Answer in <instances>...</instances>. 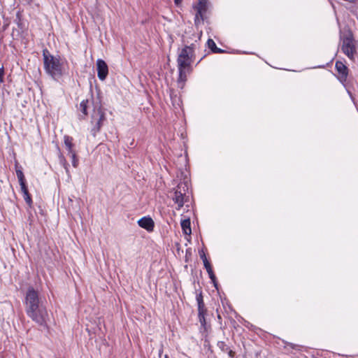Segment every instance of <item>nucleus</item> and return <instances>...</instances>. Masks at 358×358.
Wrapping results in <instances>:
<instances>
[{"mask_svg": "<svg viewBox=\"0 0 358 358\" xmlns=\"http://www.w3.org/2000/svg\"><path fill=\"white\" fill-rule=\"evenodd\" d=\"M288 345L290 346L292 349H296L298 345H294L293 343H288Z\"/></svg>", "mask_w": 358, "mask_h": 358, "instance_id": "28", "label": "nucleus"}, {"mask_svg": "<svg viewBox=\"0 0 358 358\" xmlns=\"http://www.w3.org/2000/svg\"><path fill=\"white\" fill-rule=\"evenodd\" d=\"M206 271L208 272V274L211 281H214L215 280V275L213 271V268L210 270H208Z\"/></svg>", "mask_w": 358, "mask_h": 358, "instance_id": "21", "label": "nucleus"}, {"mask_svg": "<svg viewBox=\"0 0 358 358\" xmlns=\"http://www.w3.org/2000/svg\"><path fill=\"white\" fill-rule=\"evenodd\" d=\"M28 1V3H31L32 1V0H27Z\"/></svg>", "mask_w": 358, "mask_h": 358, "instance_id": "33", "label": "nucleus"}, {"mask_svg": "<svg viewBox=\"0 0 358 358\" xmlns=\"http://www.w3.org/2000/svg\"><path fill=\"white\" fill-rule=\"evenodd\" d=\"M196 44L192 43L190 45H185L180 50L177 58L178 78V83L183 87L187 80V75L192 71L191 65L194 59V50Z\"/></svg>", "mask_w": 358, "mask_h": 358, "instance_id": "2", "label": "nucleus"}, {"mask_svg": "<svg viewBox=\"0 0 358 358\" xmlns=\"http://www.w3.org/2000/svg\"><path fill=\"white\" fill-rule=\"evenodd\" d=\"M97 76L99 80H104L108 74V67L103 59H99L96 61Z\"/></svg>", "mask_w": 358, "mask_h": 358, "instance_id": "9", "label": "nucleus"}, {"mask_svg": "<svg viewBox=\"0 0 358 358\" xmlns=\"http://www.w3.org/2000/svg\"><path fill=\"white\" fill-rule=\"evenodd\" d=\"M16 175H17L22 194L29 192L24 173H23L22 171L21 170V169H18L17 166H16Z\"/></svg>", "mask_w": 358, "mask_h": 358, "instance_id": "11", "label": "nucleus"}, {"mask_svg": "<svg viewBox=\"0 0 358 358\" xmlns=\"http://www.w3.org/2000/svg\"><path fill=\"white\" fill-rule=\"evenodd\" d=\"M174 1L176 5H178L181 2V0H174Z\"/></svg>", "mask_w": 358, "mask_h": 358, "instance_id": "31", "label": "nucleus"}, {"mask_svg": "<svg viewBox=\"0 0 358 358\" xmlns=\"http://www.w3.org/2000/svg\"><path fill=\"white\" fill-rule=\"evenodd\" d=\"M203 262L206 271L212 269V266L208 259L204 260Z\"/></svg>", "mask_w": 358, "mask_h": 358, "instance_id": "22", "label": "nucleus"}, {"mask_svg": "<svg viewBox=\"0 0 358 358\" xmlns=\"http://www.w3.org/2000/svg\"><path fill=\"white\" fill-rule=\"evenodd\" d=\"M217 346L223 352H226L229 349V348L227 345V344L224 341H218L217 344Z\"/></svg>", "mask_w": 358, "mask_h": 358, "instance_id": "16", "label": "nucleus"}, {"mask_svg": "<svg viewBox=\"0 0 358 358\" xmlns=\"http://www.w3.org/2000/svg\"><path fill=\"white\" fill-rule=\"evenodd\" d=\"M199 255H200L201 259L203 260V262L204 260L207 259L206 254L203 250L199 252Z\"/></svg>", "mask_w": 358, "mask_h": 358, "instance_id": "24", "label": "nucleus"}, {"mask_svg": "<svg viewBox=\"0 0 358 358\" xmlns=\"http://www.w3.org/2000/svg\"><path fill=\"white\" fill-rule=\"evenodd\" d=\"M212 282L213 283L214 286L217 288V278H215V280L214 281H212Z\"/></svg>", "mask_w": 358, "mask_h": 358, "instance_id": "29", "label": "nucleus"}, {"mask_svg": "<svg viewBox=\"0 0 358 358\" xmlns=\"http://www.w3.org/2000/svg\"><path fill=\"white\" fill-rule=\"evenodd\" d=\"M226 352L228 354V355H229V357L230 358H234V356H235V352H234L233 350H230V348Z\"/></svg>", "mask_w": 358, "mask_h": 358, "instance_id": "25", "label": "nucleus"}, {"mask_svg": "<svg viewBox=\"0 0 358 358\" xmlns=\"http://www.w3.org/2000/svg\"><path fill=\"white\" fill-rule=\"evenodd\" d=\"M71 155V159H72V165L73 166V167H77L78 165V159L76 157V152H73V153H69Z\"/></svg>", "mask_w": 358, "mask_h": 358, "instance_id": "18", "label": "nucleus"}, {"mask_svg": "<svg viewBox=\"0 0 358 358\" xmlns=\"http://www.w3.org/2000/svg\"><path fill=\"white\" fill-rule=\"evenodd\" d=\"M64 145L68 150L69 154L73 153L75 152V150H73L74 145L73 143V138L72 137L65 135L64 136Z\"/></svg>", "mask_w": 358, "mask_h": 358, "instance_id": "13", "label": "nucleus"}, {"mask_svg": "<svg viewBox=\"0 0 358 358\" xmlns=\"http://www.w3.org/2000/svg\"><path fill=\"white\" fill-rule=\"evenodd\" d=\"M224 52V50H223L216 46V48L215 50H213V53H222Z\"/></svg>", "mask_w": 358, "mask_h": 358, "instance_id": "26", "label": "nucleus"}, {"mask_svg": "<svg viewBox=\"0 0 358 358\" xmlns=\"http://www.w3.org/2000/svg\"><path fill=\"white\" fill-rule=\"evenodd\" d=\"M207 45L209 49H210V50L212 52H213V50H215L216 48V44L215 43V41L211 39V38H209L208 41H207Z\"/></svg>", "mask_w": 358, "mask_h": 358, "instance_id": "19", "label": "nucleus"}, {"mask_svg": "<svg viewBox=\"0 0 358 358\" xmlns=\"http://www.w3.org/2000/svg\"><path fill=\"white\" fill-rule=\"evenodd\" d=\"M17 18L19 20V21H20V13L19 12L17 14ZM17 24H18V27L22 29L20 22H18Z\"/></svg>", "mask_w": 358, "mask_h": 358, "instance_id": "27", "label": "nucleus"}, {"mask_svg": "<svg viewBox=\"0 0 358 358\" xmlns=\"http://www.w3.org/2000/svg\"><path fill=\"white\" fill-rule=\"evenodd\" d=\"M244 358H247V357H244Z\"/></svg>", "mask_w": 358, "mask_h": 358, "instance_id": "35", "label": "nucleus"}, {"mask_svg": "<svg viewBox=\"0 0 358 358\" xmlns=\"http://www.w3.org/2000/svg\"><path fill=\"white\" fill-rule=\"evenodd\" d=\"M3 76H4V68L1 66L0 68V83H3Z\"/></svg>", "mask_w": 358, "mask_h": 358, "instance_id": "23", "label": "nucleus"}, {"mask_svg": "<svg viewBox=\"0 0 358 358\" xmlns=\"http://www.w3.org/2000/svg\"><path fill=\"white\" fill-rule=\"evenodd\" d=\"M196 301L198 303V316L199 322L202 325H204L206 324L205 315L206 313V309L201 293L196 295Z\"/></svg>", "mask_w": 358, "mask_h": 358, "instance_id": "8", "label": "nucleus"}, {"mask_svg": "<svg viewBox=\"0 0 358 358\" xmlns=\"http://www.w3.org/2000/svg\"><path fill=\"white\" fill-rule=\"evenodd\" d=\"M106 120L105 113L101 106L97 109H94L92 114L91 124L93 125L91 129L92 135L95 137L100 131L103 122Z\"/></svg>", "mask_w": 358, "mask_h": 358, "instance_id": "6", "label": "nucleus"}, {"mask_svg": "<svg viewBox=\"0 0 358 358\" xmlns=\"http://www.w3.org/2000/svg\"><path fill=\"white\" fill-rule=\"evenodd\" d=\"M196 13L195 15V24H197L199 21V17L203 19V14L207 10L206 2V0H199L198 6H196Z\"/></svg>", "mask_w": 358, "mask_h": 358, "instance_id": "12", "label": "nucleus"}, {"mask_svg": "<svg viewBox=\"0 0 358 358\" xmlns=\"http://www.w3.org/2000/svg\"><path fill=\"white\" fill-rule=\"evenodd\" d=\"M341 50L351 60L354 59L356 50V42L351 33L341 36Z\"/></svg>", "mask_w": 358, "mask_h": 358, "instance_id": "5", "label": "nucleus"}, {"mask_svg": "<svg viewBox=\"0 0 358 358\" xmlns=\"http://www.w3.org/2000/svg\"><path fill=\"white\" fill-rule=\"evenodd\" d=\"M138 225L146 229L148 231H152L155 227V223L152 219L150 217H143L138 221Z\"/></svg>", "mask_w": 358, "mask_h": 358, "instance_id": "10", "label": "nucleus"}, {"mask_svg": "<svg viewBox=\"0 0 358 358\" xmlns=\"http://www.w3.org/2000/svg\"><path fill=\"white\" fill-rule=\"evenodd\" d=\"M217 317H218V319H221V317H220V315H218V316H217Z\"/></svg>", "mask_w": 358, "mask_h": 358, "instance_id": "34", "label": "nucleus"}, {"mask_svg": "<svg viewBox=\"0 0 358 358\" xmlns=\"http://www.w3.org/2000/svg\"><path fill=\"white\" fill-rule=\"evenodd\" d=\"M23 197H24L25 202L27 203V205L29 207H31L32 199H31V196L29 192L23 194Z\"/></svg>", "mask_w": 358, "mask_h": 358, "instance_id": "17", "label": "nucleus"}, {"mask_svg": "<svg viewBox=\"0 0 358 358\" xmlns=\"http://www.w3.org/2000/svg\"><path fill=\"white\" fill-rule=\"evenodd\" d=\"M163 353V348H161L159 350V357H160Z\"/></svg>", "mask_w": 358, "mask_h": 358, "instance_id": "30", "label": "nucleus"}, {"mask_svg": "<svg viewBox=\"0 0 358 358\" xmlns=\"http://www.w3.org/2000/svg\"><path fill=\"white\" fill-rule=\"evenodd\" d=\"M335 68L338 72V79L345 85L348 76V68L342 62L337 61L335 64Z\"/></svg>", "mask_w": 358, "mask_h": 358, "instance_id": "7", "label": "nucleus"}, {"mask_svg": "<svg viewBox=\"0 0 358 358\" xmlns=\"http://www.w3.org/2000/svg\"><path fill=\"white\" fill-rule=\"evenodd\" d=\"M188 189L189 183L187 180L179 182L177 187L173 189L174 195L172 196V199L178 205L177 210H180L184 203L188 201L189 196H186Z\"/></svg>", "mask_w": 358, "mask_h": 358, "instance_id": "4", "label": "nucleus"}, {"mask_svg": "<svg viewBox=\"0 0 358 358\" xmlns=\"http://www.w3.org/2000/svg\"><path fill=\"white\" fill-rule=\"evenodd\" d=\"M43 57L45 72L54 79L60 78L63 75V64L59 58L54 57L47 49L43 50Z\"/></svg>", "mask_w": 358, "mask_h": 358, "instance_id": "3", "label": "nucleus"}, {"mask_svg": "<svg viewBox=\"0 0 358 358\" xmlns=\"http://www.w3.org/2000/svg\"><path fill=\"white\" fill-rule=\"evenodd\" d=\"M88 100H83L78 107V109L80 112H82L83 117V118H85V116L87 115V107H88Z\"/></svg>", "mask_w": 358, "mask_h": 358, "instance_id": "15", "label": "nucleus"}, {"mask_svg": "<svg viewBox=\"0 0 358 358\" xmlns=\"http://www.w3.org/2000/svg\"><path fill=\"white\" fill-rule=\"evenodd\" d=\"M182 230L186 235H190L192 233L191 230V222L189 219H185L181 221L180 223Z\"/></svg>", "mask_w": 358, "mask_h": 358, "instance_id": "14", "label": "nucleus"}, {"mask_svg": "<svg viewBox=\"0 0 358 358\" xmlns=\"http://www.w3.org/2000/svg\"><path fill=\"white\" fill-rule=\"evenodd\" d=\"M164 358H169V355H165Z\"/></svg>", "mask_w": 358, "mask_h": 358, "instance_id": "32", "label": "nucleus"}, {"mask_svg": "<svg viewBox=\"0 0 358 358\" xmlns=\"http://www.w3.org/2000/svg\"><path fill=\"white\" fill-rule=\"evenodd\" d=\"M59 159H60V163L64 166V169H66V171H68V163L66 162V160L65 159V158L63 157V156H60L59 157Z\"/></svg>", "mask_w": 358, "mask_h": 358, "instance_id": "20", "label": "nucleus"}, {"mask_svg": "<svg viewBox=\"0 0 358 358\" xmlns=\"http://www.w3.org/2000/svg\"><path fill=\"white\" fill-rule=\"evenodd\" d=\"M24 309L27 315L37 324H47L48 313L45 299L33 287H29L24 296Z\"/></svg>", "mask_w": 358, "mask_h": 358, "instance_id": "1", "label": "nucleus"}]
</instances>
